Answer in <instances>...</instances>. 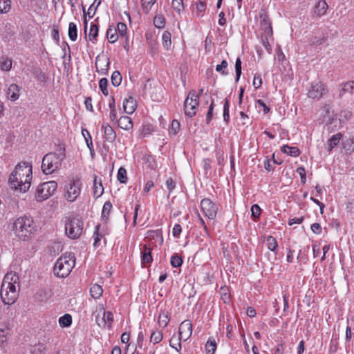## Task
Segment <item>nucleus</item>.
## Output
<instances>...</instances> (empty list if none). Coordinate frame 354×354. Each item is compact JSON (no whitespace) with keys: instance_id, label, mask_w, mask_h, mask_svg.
<instances>
[{"instance_id":"40","label":"nucleus","mask_w":354,"mask_h":354,"mask_svg":"<svg viewBox=\"0 0 354 354\" xmlns=\"http://www.w3.org/2000/svg\"><path fill=\"white\" fill-rule=\"evenodd\" d=\"M230 100L227 98L225 99L223 105V120L227 124L230 120Z\"/></svg>"},{"instance_id":"61","label":"nucleus","mask_w":354,"mask_h":354,"mask_svg":"<svg viewBox=\"0 0 354 354\" xmlns=\"http://www.w3.org/2000/svg\"><path fill=\"white\" fill-rule=\"evenodd\" d=\"M296 171L300 176L301 183L304 185L306 182V174L304 167H299Z\"/></svg>"},{"instance_id":"31","label":"nucleus","mask_w":354,"mask_h":354,"mask_svg":"<svg viewBox=\"0 0 354 354\" xmlns=\"http://www.w3.org/2000/svg\"><path fill=\"white\" fill-rule=\"evenodd\" d=\"M162 43L163 47L169 50L171 46V33L169 31H164L162 35Z\"/></svg>"},{"instance_id":"13","label":"nucleus","mask_w":354,"mask_h":354,"mask_svg":"<svg viewBox=\"0 0 354 354\" xmlns=\"http://www.w3.org/2000/svg\"><path fill=\"white\" fill-rule=\"evenodd\" d=\"M259 17L261 19L260 26L261 29L263 30V33L262 35H266V36H272L273 32L272 24L268 15L265 12L261 13Z\"/></svg>"},{"instance_id":"8","label":"nucleus","mask_w":354,"mask_h":354,"mask_svg":"<svg viewBox=\"0 0 354 354\" xmlns=\"http://www.w3.org/2000/svg\"><path fill=\"white\" fill-rule=\"evenodd\" d=\"M199 104L198 96L196 91L192 90L189 92L187 98L184 102V111L186 115L193 117L196 113V108Z\"/></svg>"},{"instance_id":"15","label":"nucleus","mask_w":354,"mask_h":354,"mask_svg":"<svg viewBox=\"0 0 354 354\" xmlns=\"http://www.w3.org/2000/svg\"><path fill=\"white\" fill-rule=\"evenodd\" d=\"M102 128L104 131L105 140L109 142H113L116 139V133L113 129L108 123L103 124Z\"/></svg>"},{"instance_id":"5","label":"nucleus","mask_w":354,"mask_h":354,"mask_svg":"<svg viewBox=\"0 0 354 354\" xmlns=\"http://www.w3.org/2000/svg\"><path fill=\"white\" fill-rule=\"evenodd\" d=\"M83 221L78 216H70L65 225V231L67 236L72 239L80 236L83 231Z\"/></svg>"},{"instance_id":"39","label":"nucleus","mask_w":354,"mask_h":354,"mask_svg":"<svg viewBox=\"0 0 354 354\" xmlns=\"http://www.w3.org/2000/svg\"><path fill=\"white\" fill-rule=\"evenodd\" d=\"M205 348L207 351L209 353L212 352L213 354L215 352L216 349V343L213 337H209L206 342Z\"/></svg>"},{"instance_id":"3","label":"nucleus","mask_w":354,"mask_h":354,"mask_svg":"<svg viewBox=\"0 0 354 354\" xmlns=\"http://www.w3.org/2000/svg\"><path fill=\"white\" fill-rule=\"evenodd\" d=\"M13 230L17 236L26 241L35 231V226L32 218L24 216L18 218L14 223Z\"/></svg>"},{"instance_id":"25","label":"nucleus","mask_w":354,"mask_h":354,"mask_svg":"<svg viewBox=\"0 0 354 354\" xmlns=\"http://www.w3.org/2000/svg\"><path fill=\"white\" fill-rule=\"evenodd\" d=\"M106 35L109 42L111 44H113L118 39L116 28L113 26H109Z\"/></svg>"},{"instance_id":"42","label":"nucleus","mask_w":354,"mask_h":354,"mask_svg":"<svg viewBox=\"0 0 354 354\" xmlns=\"http://www.w3.org/2000/svg\"><path fill=\"white\" fill-rule=\"evenodd\" d=\"M100 228V225L98 224L95 227V231L93 232V238L94 239L93 245L96 247L99 242L101 241V239L102 238V234L100 233L99 230Z\"/></svg>"},{"instance_id":"28","label":"nucleus","mask_w":354,"mask_h":354,"mask_svg":"<svg viewBox=\"0 0 354 354\" xmlns=\"http://www.w3.org/2000/svg\"><path fill=\"white\" fill-rule=\"evenodd\" d=\"M112 204L110 201H106L103 205L101 218L103 221H106L110 214L111 210L112 209Z\"/></svg>"},{"instance_id":"4","label":"nucleus","mask_w":354,"mask_h":354,"mask_svg":"<svg viewBox=\"0 0 354 354\" xmlns=\"http://www.w3.org/2000/svg\"><path fill=\"white\" fill-rule=\"evenodd\" d=\"M75 264L74 254L69 253L61 256L56 261L53 272L55 276L59 278H65L69 275Z\"/></svg>"},{"instance_id":"51","label":"nucleus","mask_w":354,"mask_h":354,"mask_svg":"<svg viewBox=\"0 0 354 354\" xmlns=\"http://www.w3.org/2000/svg\"><path fill=\"white\" fill-rule=\"evenodd\" d=\"M236 82H237L241 75V60L240 57H237L235 62Z\"/></svg>"},{"instance_id":"6","label":"nucleus","mask_w":354,"mask_h":354,"mask_svg":"<svg viewBox=\"0 0 354 354\" xmlns=\"http://www.w3.org/2000/svg\"><path fill=\"white\" fill-rule=\"evenodd\" d=\"M57 189V183L54 181L45 182L40 184L35 193V198L37 201H43L53 195Z\"/></svg>"},{"instance_id":"48","label":"nucleus","mask_w":354,"mask_h":354,"mask_svg":"<svg viewBox=\"0 0 354 354\" xmlns=\"http://www.w3.org/2000/svg\"><path fill=\"white\" fill-rule=\"evenodd\" d=\"M154 26L158 28H162L165 25V19L162 15H156L153 19Z\"/></svg>"},{"instance_id":"57","label":"nucleus","mask_w":354,"mask_h":354,"mask_svg":"<svg viewBox=\"0 0 354 354\" xmlns=\"http://www.w3.org/2000/svg\"><path fill=\"white\" fill-rule=\"evenodd\" d=\"M8 329L5 326H0V344L6 341V337L8 334Z\"/></svg>"},{"instance_id":"17","label":"nucleus","mask_w":354,"mask_h":354,"mask_svg":"<svg viewBox=\"0 0 354 354\" xmlns=\"http://www.w3.org/2000/svg\"><path fill=\"white\" fill-rule=\"evenodd\" d=\"M142 263H151L153 261L151 248L147 245H144L141 249Z\"/></svg>"},{"instance_id":"46","label":"nucleus","mask_w":354,"mask_h":354,"mask_svg":"<svg viewBox=\"0 0 354 354\" xmlns=\"http://www.w3.org/2000/svg\"><path fill=\"white\" fill-rule=\"evenodd\" d=\"M162 339V334L160 331H153L150 336V341L154 344L160 342Z\"/></svg>"},{"instance_id":"18","label":"nucleus","mask_w":354,"mask_h":354,"mask_svg":"<svg viewBox=\"0 0 354 354\" xmlns=\"http://www.w3.org/2000/svg\"><path fill=\"white\" fill-rule=\"evenodd\" d=\"M118 127L129 131L133 128V121L129 116H121L118 120Z\"/></svg>"},{"instance_id":"38","label":"nucleus","mask_w":354,"mask_h":354,"mask_svg":"<svg viewBox=\"0 0 354 354\" xmlns=\"http://www.w3.org/2000/svg\"><path fill=\"white\" fill-rule=\"evenodd\" d=\"M111 83L113 86L117 87L120 85L122 82V75L118 71H114L111 75Z\"/></svg>"},{"instance_id":"34","label":"nucleus","mask_w":354,"mask_h":354,"mask_svg":"<svg viewBox=\"0 0 354 354\" xmlns=\"http://www.w3.org/2000/svg\"><path fill=\"white\" fill-rule=\"evenodd\" d=\"M169 321V313L168 312H161L158 317V324L160 326L165 328L167 326Z\"/></svg>"},{"instance_id":"44","label":"nucleus","mask_w":354,"mask_h":354,"mask_svg":"<svg viewBox=\"0 0 354 354\" xmlns=\"http://www.w3.org/2000/svg\"><path fill=\"white\" fill-rule=\"evenodd\" d=\"M108 82V80L105 77L100 79L99 81V88L101 90L103 95H104L105 96H107L109 95V91L107 89Z\"/></svg>"},{"instance_id":"54","label":"nucleus","mask_w":354,"mask_h":354,"mask_svg":"<svg viewBox=\"0 0 354 354\" xmlns=\"http://www.w3.org/2000/svg\"><path fill=\"white\" fill-rule=\"evenodd\" d=\"M206 9V3L205 1H199L196 4V15L197 17H202L203 13L205 12Z\"/></svg>"},{"instance_id":"49","label":"nucleus","mask_w":354,"mask_h":354,"mask_svg":"<svg viewBox=\"0 0 354 354\" xmlns=\"http://www.w3.org/2000/svg\"><path fill=\"white\" fill-rule=\"evenodd\" d=\"M227 62L226 60H223L221 64H218L216 66V71L217 72L221 73L223 75H227L228 74L227 71L226 70L227 67Z\"/></svg>"},{"instance_id":"27","label":"nucleus","mask_w":354,"mask_h":354,"mask_svg":"<svg viewBox=\"0 0 354 354\" xmlns=\"http://www.w3.org/2000/svg\"><path fill=\"white\" fill-rule=\"evenodd\" d=\"M103 292V289L101 286L98 284H93L90 288V294L91 296L95 299H99L102 296Z\"/></svg>"},{"instance_id":"35","label":"nucleus","mask_w":354,"mask_h":354,"mask_svg":"<svg viewBox=\"0 0 354 354\" xmlns=\"http://www.w3.org/2000/svg\"><path fill=\"white\" fill-rule=\"evenodd\" d=\"M266 245L268 248L272 252H274L278 248V243L274 237L268 236L266 239Z\"/></svg>"},{"instance_id":"29","label":"nucleus","mask_w":354,"mask_h":354,"mask_svg":"<svg viewBox=\"0 0 354 354\" xmlns=\"http://www.w3.org/2000/svg\"><path fill=\"white\" fill-rule=\"evenodd\" d=\"M19 277L15 273L8 272L5 275L2 283H8L16 285L19 283Z\"/></svg>"},{"instance_id":"45","label":"nucleus","mask_w":354,"mask_h":354,"mask_svg":"<svg viewBox=\"0 0 354 354\" xmlns=\"http://www.w3.org/2000/svg\"><path fill=\"white\" fill-rule=\"evenodd\" d=\"M118 180L121 183H126L128 178L127 175V170L124 167H120L118 171Z\"/></svg>"},{"instance_id":"26","label":"nucleus","mask_w":354,"mask_h":354,"mask_svg":"<svg viewBox=\"0 0 354 354\" xmlns=\"http://www.w3.org/2000/svg\"><path fill=\"white\" fill-rule=\"evenodd\" d=\"M339 95L342 96L346 93L354 94V81H348L343 83L342 85Z\"/></svg>"},{"instance_id":"2","label":"nucleus","mask_w":354,"mask_h":354,"mask_svg":"<svg viewBox=\"0 0 354 354\" xmlns=\"http://www.w3.org/2000/svg\"><path fill=\"white\" fill-rule=\"evenodd\" d=\"M66 158L65 148L59 146L57 152L46 153L41 162V169L45 174H51L62 165L63 160Z\"/></svg>"},{"instance_id":"24","label":"nucleus","mask_w":354,"mask_h":354,"mask_svg":"<svg viewBox=\"0 0 354 354\" xmlns=\"http://www.w3.org/2000/svg\"><path fill=\"white\" fill-rule=\"evenodd\" d=\"M342 136L340 133L333 135L328 140L327 143L328 151H331L333 149L336 147L341 140Z\"/></svg>"},{"instance_id":"47","label":"nucleus","mask_w":354,"mask_h":354,"mask_svg":"<svg viewBox=\"0 0 354 354\" xmlns=\"http://www.w3.org/2000/svg\"><path fill=\"white\" fill-rule=\"evenodd\" d=\"M156 3V0H141V6L143 10L147 14L151 10L152 6Z\"/></svg>"},{"instance_id":"14","label":"nucleus","mask_w":354,"mask_h":354,"mask_svg":"<svg viewBox=\"0 0 354 354\" xmlns=\"http://www.w3.org/2000/svg\"><path fill=\"white\" fill-rule=\"evenodd\" d=\"M137 102L131 96L125 99L123 102V109L127 114H132L136 109Z\"/></svg>"},{"instance_id":"41","label":"nucleus","mask_w":354,"mask_h":354,"mask_svg":"<svg viewBox=\"0 0 354 354\" xmlns=\"http://www.w3.org/2000/svg\"><path fill=\"white\" fill-rule=\"evenodd\" d=\"M171 266L174 268H178L183 264V259L178 254H174L171 257Z\"/></svg>"},{"instance_id":"37","label":"nucleus","mask_w":354,"mask_h":354,"mask_svg":"<svg viewBox=\"0 0 354 354\" xmlns=\"http://www.w3.org/2000/svg\"><path fill=\"white\" fill-rule=\"evenodd\" d=\"M328 8V5L324 0H320L316 6V12L319 15H323L326 13Z\"/></svg>"},{"instance_id":"52","label":"nucleus","mask_w":354,"mask_h":354,"mask_svg":"<svg viewBox=\"0 0 354 354\" xmlns=\"http://www.w3.org/2000/svg\"><path fill=\"white\" fill-rule=\"evenodd\" d=\"M272 37V36H268V35L266 36V35H261V44H263V46L265 47L266 50L269 53H270L272 51V46L269 44L268 37Z\"/></svg>"},{"instance_id":"12","label":"nucleus","mask_w":354,"mask_h":354,"mask_svg":"<svg viewBox=\"0 0 354 354\" xmlns=\"http://www.w3.org/2000/svg\"><path fill=\"white\" fill-rule=\"evenodd\" d=\"M192 334V324L189 320H185L179 326L178 338L187 341Z\"/></svg>"},{"instance_id":"19","label":"nucleus","mask_w":354,"mask_h":354,"mask_svg":"<svg viewBox=\"0 0 354 354\" xmlns=\"http://www.w3.org/2000/svg\"><path fill=\"white\" fill-rule=\"evenodd\" d=\"M19 86L15 84H12L7 90L8 97L12 101L17 100L19 97Z\"/></svg>"},{"instance_id":"16","label":"nucleus","mask_w":354,"mask_h":354,"mask_svg":"<svg viewBox=\"0 0 354 354\" xmlns=\"http://www.w3.org/2000/svg\"><path fill=\"white\" fill-rule=\"evenodd\" d=\"M93 196L96 198L100 197L104 192V187L102 183V180L98 179L97 176L95 175L93 180Z\"/></svg>"},{"instance_id":"64","label":"nucleus","mask_w":354,"mask_h":354,"mask_svg":"<svg viewBox=\"0 0 354 354\" xmlns=\"http://www.w3.org/2000/svg\"><path fill=\"white\" fill-rule=\"evenodd\" d=\"M153 131V127L150 124H144L142 129V134L143 136L149 135Z\"/></svg>"},{"instance_id":"22","label":"nucleus","mask_w":354,"mask_h":354,"mask_svg":"<svg viewBox=\"0 0 354 354\" xmlns=\"http://www.w3.org/2000/svg\"><path fill=\"white\" fill-rule=\"evenodd\" d=\"M12 61L7 56L0 57V69L3 71H10L12 68Z\"/></svg>"},{"instance_id":"1","label":"nucleus","mask_w":354,"mask_h":354,"mask_svg":"<svg viewBox=\"0 0 354 354\" xmlns=\"http://www.w3.org/2000/svg\"><path fill=\"white\" fill-rule=\"evenodd\" d=\"M32 165L26 162L17 165L9 178V184L12 189L26 192L30 187L32 180Z\"/></svg>"},{"instance_id":"30","label":"nucleus","mask_w":354,"mask_h":354,"mask_svg":"<svg viewBox=\"0 0 354 354\" xmlns=\"http://www.w3.org/2000/svg\"><path fill=\"white\" fill-rule=\"evenodd\" d=\"M98 26L95 24H91L90 27V31L88 34L89 40L92 41L93 44H95L97 41V37L98 35Z\"/></svg>"},{"instance_id":"9","label":"nucleus","mask_w":354,"mask_h":354,"mask_svg":"<svg viewBox=\"0 0 354 354\" xmlns=\"http://www.w3.org/2000/svg\"><path fill=\"white\" fill-rule=\"evenodd\" d=\"M327 86L321 81L313 82L308 89V96L310 98L319 100L328 93Z\"/></svg>"},{"instance_id":"60","label":"nucleus","mask_w":354,"mask_h":354,"mask_svg":"<svg viewBox=\"0 0 354 354\" xmlns=\"http://www.w3.org/2000/svg\"><path fill=\"white\" fill-rule=\"evenodd\" d=\"M62 47V50L64 52V55L62 56V58L65 59V57L66 56V54H67V52H68V60L70 61L71 59V48H70L69 45L68 44V43L66 41H63Z\"/></svg>"},{"instance_id":"56","label":"nucleus","mask_w":354,"mask_h":354,"mask_svg":"<svg viewBox=\"0 0 354 354\" xmlns=\"http://www.w3.org/2000/svg\"><path fill=\"white\" fill-rule=\"evenodd\" d=\"M116 30L121 37H124L127 35V26L124 23L119 22Z\"/></svg>"},{"instance_id":"32","label":"nucleus","mask_w":354,"mask_h":354,"mask_svg":"<svg viewBox=\"0 0 354 354\" xmlns=\"http://www.w3.org/2000/svg\"><path fill=\"white\" fill-rule=\"evenodd\" d=\"M46 351V346L44 344L39 342L34 345L30 348V353L32 354H45Z\"/></svg>"},{"instance_id":"50","label":"nucleus","mask_w":354,"mask_h":354,"mask_svg":"<svg viewBox=\"0 0 354 354\" xmlns=\"http://www.w3.org/2000/svg\"><path fill=\"white\" fill-rule=\"evenodd\" d=\"M10 9V0H0V13H6Z\"/></svg>"},{"instance_id":"11","label":"nucleus","mask_w":354,"mask_h":354,"mask_svg":"<svg viewBox=\"0 0 354 354\" xmlns=\"http://www.w3.org/2000/svg\"><path fill=\"white\" fill-rule=\"evenodd\" d=\"M82 183L80 179L73 180L67 187L66 199L69 202L75 201L81 192Z\"/></svg>"},{"instance_id":"43","label":"nucleus","mask_w":354,"mask_h":354,"mask_svg":"<svg viewBox=\"0 0 354 354\" xmlns=\"http://www.w3.org/2000/svg\"><path fill=\"white\" fill-rule=\"evenodd\" d=\"M181 339L178 337H172L169 340V346L174 348L176 351L179 352L181 349Z\"/></svg>"},{"instance_id":"10","label":"nucleus","mask_w":354,"mask_h":354,"mask_svg":"<svg viewBox=\"0 0 354 354\" xmlns=\"http://www.w3.org/2000/svg\"><path fill=\"white\" fill-rule=\"evenodd\" d=\"M201 207L205 216L209 219L216 218L218 210V205L209 198H203L201 201Z\"/></svg>"},{"instance_id":"20","label":"nucleus","mask_w":354,"mask_h":354,"mask_svg":"<svg viewBox=\"0 0 354 354\" xmlns=\"http://www.w3.org/2000/svg\"><path fill=\"white\" fill-rule=\"evenodd\" d=\"M281 151L292 157H297L300 154V151L298 147H290L287 145H284L281 147Z\"/></svg>"},{"instance_id":"7","label":"nucleus","mask_w":354,"mask_h":354,"mask_svg":"<svg viewBox=\"0 0 354 354\" xmlns=\"http://www.w3.org/2000/svg\"><path fill=\"white\" fill-rule=\"evenodd\" d=\"M0 295L1 298L5 304L11 305L14 304L17 297L16 285L8 283H2Z\"/></svg>"},{"instance_id":"23","label":"nucleus","mask_w":354,"mask_h":354,"mask_svg":"<svg viewBox=\"0 0 354 354\" xmlns=\"http://www.w3.org/2000/svg\"><path fill=\"white\" fill-rule=\"evenodd\" d=\"M322 115L324 116V121L331 124L333 119V113L330 111V107L325 104L321 109Z\"/></svg>"},{"instance_id":"63","label":"nucleus","mask_w":354,"mask_h":354,"mask_svg":"<svg viewBox=\"0 0 354 354\" xmlns=\"http://www.w3.org/2000/svg\"><path fill=\"white\" fill-rule=\"evenodd\" d=\"M262 84V78L260 75L255 74L253 80V86L255 89L259 88Z\"/></svg>"},{"instance_id":"33","label":"nucleus","mask_w":354,"mask_h":354,"mask_svg":"<svg viewBox=\"0 0 354 354\" xmlns=\"http://www.w3.org/2000/svg\"><path fill=\"white\" fill-rule=\"evenodd\" d=\"M68 37L71 41H75L77 38V28L75 23L71 22L68 25Z\"/></svg>"},{"instance_id":"62","label":"nucleus","mask_w":354,"mask_h":354,"mask_svg":"<svg viewBox=\"0 0 354 354\" xmlns=\"http://www.w3.org/2000/svg\"><path fill=\"white\" fill-rule=\"evenodd\" d=\"M261 208L257 204H254L251 207L252 216L254 218H257L261 214Z\"/></svg>"},{"instance_id":"59","label":"nucleus","mask_w":354,"mask_h":354,"mask_svg":"<svg viewBox=\"0 0 354 354\" xmlns=\"http://www.w3.org/2000/svg\"><path fill=\"white\" fill-rule=\"evenodd\" d=\"M214 108V100H212L211 104L209 106L208 111L206 115V123L209 124L213 117V111Z\"/></svg>"},{"instance_id":"21","label":"nucleus","mask_w":354,"mask_h":354,"mask_svg":"<svg viewBox=\"0 0 354 354\" xmlns=\"http://www.w3.org/2000/svg\"><path fill=\"white\" fill-rule=\"evenodd\" d=\"M58 323L59 326L62 328L70 327L73 323L71 315L66 313L63 316H61L58 319Z\"/></svg>"},{"instance_id":"55","label":"nucleus","mask_w":354,"mask_h":354,"mask_svg":"<svg viewBox=\"0 0 354 354\" xmlns=\"http://www.w3.org/2000/svg\"><path fill=\"white\" fill-rule=\"evenodd\" d=\"M180 123L178 120H174L169 129V133L176 136L180 130Z\"/></svg>"},{"instance_id":"36","label":"nucleus","mask_w":354,"mask_h":354,"mask_svg":"<svg viewBox=\"0 0 354 354\" xmlns=\"http://www.w3.org/2000/svg\"><path fill=\"white\" fill-rule=\"evenodd\" d=\"M102 323L104 326L106 324L108 326L110 327L113 322V315L111 311H104L103 317H102Z\"/></svg>"},{"instance_id":"53","label":"nucleus","mask_w":354,"mask_h":354,"mask_svg":"<svg viewBox=\"0 0 354 354\" xmlns=\"http://www.w3.org/2000/svg\"><path fill=\"white\" fill-rule=\"evenodd\" d=\"M171 6L178 13H180L184 10L183 0H172Z\"/></svg>"},{"instance_id":"58","label":"nucleus","mask_w":354,"mask_h":354,"mask_svg":"<svg viewBox=\"0 0 354 354\" xmlns=\"http://www.w3.org/2000/svg\"><path fill=\"white\" fill-rule=\"evenodd\" d=\"M256 106L258 109H263V111L264 114H267L270 111V108L265 104V102L262 100H257L256 102Z\"/></svg>"}]
</instances>
